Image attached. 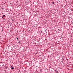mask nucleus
I'll list each match as a JSON object with an SVG mask.
<instances>
[{
	"mask_svg": "<svg viewBox=\"0 0 73 73\" xmlns=\"http://www.w3.org/2000/svg\"><path fill=\"white\" fill-rule=\"evenodd\" d=\"M5 15H4L2 17H5Z\"/></svg>",
	"mask_w": 73,
	"mask_h": 73,
	"instance_id": "f03ea898",
	"label": "nucleus"
},
{
	"mask_svg": "<svg viewBox=\"0 0 73 73\" xmlns=\"http://www.w3.org/2000/svg\"><path fill=\"white\" fill-rule=\"evenodd\" d=\"M18 43H19V44L20 43V41H19V42H18Z\"/></svg>",
	"mask_w": 73,
	"mask_h": 73,
	"instance_id": "7ed1b4c3",
	"label": "nucleus"
},
{
	"mask_svg": "<svg viewBox=\"0 0 73 73\" xmlns=\"http://www.w3.org/2000/svg\"><path fill=\"white\" fill-rule=\"evenodd\" d=\"M17 40H18V38H17Z\"/></svg>",
	"mask_w": 73,
	"mask_h": 73,
	"instance_id": "39448f33",
	"label": "nucleus"
},
{
	"mask_svg": "<svg viewBox=\"0 0 73 73\" xmlns=\"http://www.w3.org/2000/svg\"><path fill=\"white\" fill-rule=\"evenodd\" d=\"M53 3H54V2H53Z\"/></svg>",
	"mask_w": 73,
	"mask_h": 73,
	"instance_id": "1a4fd4ad",
	"label": "nucleus"
},
{
	"mask_svg": "<svg viewBox=\"0 0 73 73\" xmlns=\"http://www.w3.org/2000/svg\"><path fill=\"white\" fill-rule=\"evenodd\" d=\"M3 19V20H5V19Z\"/></svg>",
	"mask_w": 73,
	"mask_h": 73,
	"instance_id": "20e7f679",
	"label": "nucleus"
},
{
	"mask_svg": "<svg viewBox=\"0 0 73 73\" xmlns=\"http://www.w3.org/2000/svg\"><path fill=\"white\" fill-rule=\"evenodd\" d=\"M53 3H54V2H53Z\"/></svg>",
	"mask_w": 73,
	"mask_h": 73,
	"instance_id": "6e6552de",
	"label": "nucleus"
},
{
	"mask_svg": "<svg viewBox=\"0 0 73 73\" xmlns=\"http://www.w3.org/2000/svg\"><path fill=\"white\" fill-rule=\"evenodd\" d=\"M11 68L12 69H14V67H13L12 66H11Z\"/></svg>",
	"mask_w": 73,
	"mask_h": 73,
	"instance_id": "f257e3e1",
	"label": "nucleus"
},
{
	"mask_svg": "<svg viewBox=\"0 0 73 73\" xmlns=\"http://www.w3.org/2000/svg\"><path fill=\"white\" fill-rule=\"evenodd\" d=\"M12 21H13V20H12Z\"/></svg>",
	"mask_w": 73,
	"mask_h": 73,
	"instance_id": "423d86ee",
	"label": "nucleus"
},
{
	"mask_svg": "<svg viewBox=\"0 0 73 73\" xmlns=\"http://www.w3.org/2000/svg\"><path fill=\"white\" fill-rule=\"evenodd\" d=\"M12 21H13V20H12Z\"/></svg>",
	"mask_w": 73,
	"mask_h": 73,
	"instance_id": "0eeeda50",
	"label": "nucleus"
}]
</instances>
